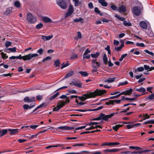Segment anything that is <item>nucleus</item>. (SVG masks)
I'll use <instances>...</instances> for the list:
<instances>
[{
  "mask_svg": "<svg viewBox=\"0 0 154 154\" xmlns=\"http://www.w3.org/2000/svg\"><path fill=\"white\" fill-rule=\"evenodd\" d=\"M106 91L105 90H99L97 89L94 91L91 92L89 94H85L84 96H79L78 99L82 101H85L88 98L94 97L98 96H101L104 94H106Z\"/></svg>",
  "mask_w": 154,
  "mask_h": 154,
  "instance_id": "f257e3e1",
  "label": "nucleus"
},
{
  "mask_svg": "<svg viewBox=\"0 0 154 154\" xmlns=\"http://www.w3.org/2000/svg\"><path fill=\"white\" fill-rule=\"evenodd\" d=\"M38 54H37L30 53L28 54L22 56L21 54L19 56H16V59L21 60L23 59L24 60H29L33 57L38 56Z\"/></svg>",
  "mask_w": 154,
  "mask_h": 154,
  "instance_id": "f03ea898",
  "label": "nucleus"
},
{
  "mask_svg": "<svg viewBox=\"0 0 154 154\" xmlns=\"http://www.w3.org/2000/svg\"><path fill=\"white\" fill-rule=\"evenodd\" d=\"M57 4L62 9H65L67 7V3L66 0H57Z\"/></svg>",
  "mask_w": 154,
  "mask_h": 154,
  "instance_id": "7ed1b4c3",
  "label": "nucleus"
},
{
  "mask_svg": "<svg viewBox=\"0 0 154 154\" xmlns=\"http://www.w3.org/2000/svg\"><path fill=\"white\" fill-rule=\"evenodd\" d=\"M27 20L31 23H34L36 21V18L30 13H29L27 15Z\"/></svg>",
  "mask_w": 154,
  "mask_h": 154,
  "instance_id": "20e7f679",
  "label": "nucleus"
},
{
  "mask_svg": "<svg viewBox=\"0 0 154 154\" xmlns=\"http://www.w3.org/2000/svg\"><path fill=\"white\" fill-rule=\"evenodd\" d=\"M69 84L70 85L75 86L79 88H81L82 87V83L80 82L77 79H73Z\"/></svg>",
  "mask_w": 154,
  "mask_h": 154,
  "instance_id": "39448f33",
  "label": "nucleus"
},
{
  "mask_svg": "<svg viewBox=\"0 0 154 154\" xmlns=\"http://www.w3.org/2000/svg\"><path fill=\"white\" fill-rule=\"evenodd\" d=\"M122 150V149H109L107 148L102 151V152L106 153L109 152H117Z\"/></svg>",
  "mask_w": 154,
  "mask_h": 154,
  "instance_id": "423d86ee",
  "label": "nucleus"
},
{
  "mask_svg": "<svg viewBox=\"0 0 154 154\" xmlns=\"http://www.w3.org/2000/svg\"><path fill=\"white\" fill-rule=\"evenodd\" d=\"M132 11L134 14L137 16H139L141 14V11L140 8L137 6L134 7Z\"/></svg>",
  "mask_w": 154,
  "mask_h": 154,
  "instance_id": "0eeeda50",
  "label": "nucleus"
},
{
  "mask_svg": "<svg viewBox=\"0 0 154 154\" xmlns=\"http://www.w3.org/2000/svg\"><path fill=\"white\" fill-rule=\"evenodd\" d=\"M74 129V127H70L66 126H61L56 128L55 129L56 130H58L59 129H60L63 130H72Z\"/></svg>",
  "mask_w": 154,
  "mask_h": 154,
  "instance_id": "6e6552de",
  "label": "nucleus"
},
{
  "mask_svg": "<svg viewBox=\"0 0 154 154\" xmlns=\"http://www.w3.org/2000/svg\"><path fill=\"white\" fill-rule=\"evenodd\" d=\"M101 113L102 115L101 117H102V120L105 121H108L109 118H111L113 116V114H112V113L107 115H106L102 113Z\"/></svg>",
  "mask_w": 154,
  "mask_h": 154,
  "instance_id": "1a4fd4ad",
  "label": "nucleus"
},
{
  "mask_svg": "<svg viewBox=\"0 0 154 154\" xmlns=\"http://www.w3.org/2000/svg\"><path fill=\"white\" fill-rule=\"evenodd\" d=\"M73 11L74 9L72 5H70L68 12L66 14L65 17H67L70 16L72 14Z\"/></svg>",
  "mask_w": 154,
  "mask_h": 154,
  "instance_id": "9d476101",
  "label": "nucleus"
},
{
  "mask_svg": "<svg viewBox=\"0 0 154 154\" xmlns=\"http://www.w3.org/2000/svg\"><path fill=\"white\" fill-rule=\"evenodd\" d=\"M64 106V105L61 102H58L57 107L53 108V111H58L59 109L63 108Z\"/></svg>",
  "mask_w": 154,
  "mask_h": 154,
  "instance_id": "9b49d317",
  "label": "nucleus"
},
{
  "mask_svg": "<svg viewBox=\"0 0 154 154\" xmlns=\"http://www.w3.org/2000/svg\"><path fill=\"white\" fill-rule=\"evenodd\" d=\"M118 11L119 12H125L127 11L126 7L123 5H121L118 8Z\"/></svg>",
  "mask_w": 154,
  "mask_h": 154,
  "instance_id": "f8f14e48",
  "label": "nucleus"
},
{
  "mask_svg": "<svg viewBox=\"0 0 154 154\" xmlns=\"http://www.w3.org/2000/svg\"><path fill=\"white\" fill-rule=\"evenodd\" d=\"M133 91L132 89L131 88H130L129 90H126L122 92L121 93V95H130Z\"/></svg>",
  "mask_w": 154,
  "mask_h": 154,
  "instance_id": "ddd939ff",
  "label": "nucleus"
},
{
  "mask_svg": "<svg viewBox=\"0 0 154 154\" xmlns=\"http://www.w3.org/2000/svg\"><path fill=\"white\" fill-rule=\"evenodd\" d=\"M8 130L9 132V134L12 135L17 133L19 132V130L18 129H8Z\"/></svg>",
  "mask_w": 154,
  "mask_h": 154,
  "instance_id": "4468645a",
  "label": "nucleus"
},
{
  "mask_svg": "<svg viewBox=\"0 0 154 154\" xmlns=\"http://www.w3.org/2000/svg\"><path fill=\"white\" fill-rule=\"evenodd\" d=\"M139 25L143 29H146L147 28V25L144 21H140L139 23Z\"/></svg>",
  "mask_w": 154,
  "mask_h": 154,
  "instance_id": "2eb2a0df",
  "label": "nucleus"
},
{
  "mask_svg": "<svg viewBox=\"0 0 154 154\" xmlns=\"http://www.w3.org/2000/svg\"><path fill=\"white\" fill-rule=\"evenodd\" d=\"M35 97H32L30 99L28 97H25L24 99L23 100L25 102H32L34 101Z\"/></svg>",
  "mask_w": 154,
  "mask_h": 154,
  "instance_id": "dca6fc26",
  "label": "nucleus"
},
{
  "mask_svg": "<svg viewBox=\"0 0 154 154\" xmlns=\"http://www.w3.org/2000/svg\"><path fill=\"white\" fill-rule=\"evenodd\" d=\"M42 20L44 22H45L46 23H54V22L52 21V20L51 19L47 17H42Z\"/></svg>",
  "mask_w": 154,
  "mask_h": 154,
  "instance_id": "f3484780",
  "label": "nucleus"
},
{
  "mask_svg": "<svg viewBox=\"0 0 154 154\" xmlns=\"http://www.w3.org/2000/svg\"><path fill=\"white\" fill-rule=\"evenodd\" d=\"M90 152L89 151H80L79 152H67L65 153L64 154H82L83 153H90Z\"/></svg>",
  "mask_w": 154,
  "mask_h": 154,
  "instance_id": "a211bd4d",
  "label": "nucleus"
},
{
  "mask_svg": "<svg viewBox=\"0 0 154 154\" xmlns=\"http://www.w3.org/2000/svg\"><path fill=\"white\" fill-rule=\"evenodd\" d=\"M98 2L103 6L106 7L107 6V3L105 1V0H98Z\"/></svg>",
  "mask_w": 154,
  "mask_h": 154,
  "instance_id": "6ab92c4d",
  "label": "nucleus"
},
{
  "mask_svg": "<svg viewBox=\"0 0 154 154\" xmlns=\"http://www.w3.org/2000/svg\"><path fill=\"white\" fill-rule=\"evenodd\" d=\"M74 71L72 70H70L69 72L67 73L66 75L64 76V78L66 79L70 77L73 75Z\"/></svg>",
  "mask_w": 154,
  "mask_h": 154,
  "instance_id": "aec40b11",
  "label": "nucleus"
},
{
  "mask_svg": "<svg viewBox=\"0 0 154 154\" xmlns=\"http://www.w3.org/2000/svg\"><path fill=\"white\" fill-rule=\"evenodd\" d=\"M116 78V77H114L113 78H109V79H106L104 81V82H108V83H112L114 82Z\"/></svg>",
  "mask_w": 154,
  "mask_h": 154,
  "instance_id": "412c9836",
  "label": "nucleus"
},
{
  "mask_svg": "<svg viewBox=\"0 0 154 154\" xmlns=\"http://www.w3.org/2000/svg\"><path fill=\"white\" fill-rule=\"evenodd\" d=\"M50 128H48V129H45V130L42 131H40V132H38L37 134H34V135H32L31 136V137H30V139H32V138H35V137H36L40 133H43V132H46V131H47V130L48 129H49Z\"/></svg>",
  "mask_w": 154,
  "mask_h": 154,
  "instance_id": "4be33fe9",
  "label": "nucleus"
},
{
  "mask_svg": "<svg viewBox=\"0 0 154 154\" xmlns=\"http://www.w3.org/2000/svg\"><path fill=\"white\" fill-rule=\"evenodd\" d=\"M123 125L118 124L112 126V128L115 131H117L119 128L122 127Z\"/></svg>",
  "mask_w": 154,
  "mask_h": 154,
  "instance_id": "5701e85b",
  "label": "nucleus"
},
{
  "mask_svg": "<svg viewBox=\"0 0 154 154\" xmlns=\"http://www.w3.org/2000/svg\"><path fill=\"white\" fill-rule=\"evenodd\" d=\"M8 131V129H3L2 131L0 130V136L2 137L6 134Z\"/></svg>",
  "mask_w": 154,
  "mask_h": 154,
  "instance_id": "b1692460",
  "label": "nucleus"
},
{
  "mask_svg": "<svg viewBox=\"0 0 154 154\" xmlns=\"http://www.w3.org/2000/svg\"><path fill=\"white\" fill-rule=\"evenodd\" d=\"M102 116V113H100L99 115V116L96 118H93L92 119H91V121H99L100 120H102V117H101Z\"/></svg>",
  "mask_w": 154,
  "mask_h": 154,
  "instance_id": "393cba45",
  "label": "nucleus"
},
{
  "mask_svg": "<svg viewBox=\"0 0 154 154\" xmlns=\"http://www.w3.org/2000/svg\"><path fill=\"white\" fill-rule=\"evenodd\" d=\"M60 93L59 92H57L55 94L51 96L50 98V100H52L56 98L59 94Z\"/></svg>",
  "mask_w": 154,
  "mask_h": 154,
  "instance_id": "a878e982",
  "label": "nucleus"
},
{
  "mask_svg": "<svg viewBox=\"0 0 154 154\" xmlns=\"http://www.w3.org/2000/svg\"><path fill=\"white\" fill-rule=\"evenodd\" d=\"M79 73L81 74L82 76L83 77H87L89 75V73L86 71H80L79 72Z\"/></svg>",
  "mask_w": 154,
  "mask_h": 154,
  "instance_id": "bb28decb",
  "label": "nucleus"
},
{
  "mask_svg": "<svg viewBox=\"0 0 154 154\" xmlns=\"http://www.w3.org/2000/svg\"><path fill=\"white\" fill-rule=\"evenodd\" d=\"M136 90L142 93H144L146 92V89L143 87H141L140 88H135Z\"/></svg>",
  "mask_w": 154,
  "mask_h": 154,
  "instance_id": "cd10ccee",
  "label": "nucleus"
},
{
  "mask_svg": "<svg viewBox=\"0 0 154 154\" xmlns=\"http://www.w3.org/2000/svg\"><path fill=\"white\" fill-rule=\"evenodd\" d=\"M94 12L100 15V16H102L103 15V14L100 12V11L99 10L97 7H96L94 9Z\"/></svg>",
  "mask_w": 154,
  "mask_h": 154,
  "instance_id": "c85d7f7f",
  "label": "nucleus"
},
{
  "mask_svg": "<svg viewBox=\"0 0 154 154\" xmlns=\"http://www.w3.org/2000/svg\"><path fill=\"white\" fill-rule=\"evenodd\" d=\"M38 126V125H31L29 126H26L25 127L22 126L21 127V128H23L24 127L25 128H27L28 127H29L30 128L33 129H35Z\"/></svg>",
  "mask_w": 154,
  "mask_h": 154,
  "instance_id": "c756f323",
  "label": "nucleus"
},
{
  "mask_svg": "<svg viewBox=\"0 0 154 154\" xmlns=\"http://www.w3.org/2000/svg\"><path fill=\"white\" fill-rule=\"evenodd\" d=\"M103 60L104 63L105 65H107L108 63V58L106 54H104L103 55Z\"/></svg>",
  "mask_w": 154,
  "mask_h": 154,
  "instance_id": "7c9ffc66",
  "label": "nucleus"
},
{
  "mask_svg": "<svg viewBox=\"0 0 154 154\" xmlns=\"http://www.w3.org/2000/svg\"><path fill=\"white\" fill-rule=\"evenodd\" d=\"M12 8L11 7H9L7 8L5 11V14L6 15H8V14L11 12Z\"/></svg>",
  "mask_w": 154,
  "mask_h": 154,
  "instance_id": "2f4dec72",
  "label": "nucleus"
},
{
  "mask_svg": "<svg viewBox=\"0 0 154 154\" xmlns=\"http://www.w3.org/2000/svg\"><path fill=\"white\" fill-rule=\"evenodd\" d=\"M100 53L99 52H96V53L95 54H91V56L92 57L94 58H97L100 55Z\"/></svg>",
  "mask_w": 154,
  "mask_h": 154,
  "instance_id": "473e14b6",
  "label": "nucleus"
},
{
  "mask_svg": "<svg viewBox=\"0 0 154 154\" xmlns=\"http://www.w3.org/2000/svg\"><path fill=\"white\" fill-rule=\"evenodd\" d=\"M129 149H134L135 150H137L139 149H142V148L138 146H130L129 147Z\"/></svg>",
  "mask_w": 154,
  "mask_h": 154,
  "instance_id": "72a5a7b5",
  "label": "nucleus"
},
{
  "mask_svg": "<svg viewBox=\"0 0 154 154\" xmlns=\"http://www.w3.org/2000/svg\"><path fill=\"white\" fill-rule=\"evenodd\" d=\"M148 124H154V120H148L146 122H145L143 123V124L145 125H146Z\"/></svg>",
  "mask_w": 154,
  "mask_h": 154,
  "instance_id": "f704fd0d",
  "label": "nucleus"
},
{
  "mask_svg": "<svg viewBox=\"0 0 154 154\" xmlns=\"http://www.w3.org/2000/svg\"><path fill=\"white\" fill-rule=\"evenodd\" d=\"M144 70V68L143 67H138L136 69H135V72H142Z\"/></svg>",
  "mask_w": 154,
  "mask_h": 154,
  "instance_id": "c9c22d12",
  "label": "nucleus"
},
{
  "mask_svg": "<svg viewBox=\"0 0 154 154\" xmlns=\"http://www.w3.org/2000/svg\"><path fill=\"white\" fill-rule=\"evenodd\" d=\"M115 17L118 18V19L122 21H125V19L124 17H120L119 15L116 14L115 16Z\"/></svg>",
  "mask_w": 154,
  "mask_h": 154,
  "instance_id": "e433bc0d",
  "label": "nucleus"
},
{
  "mask_svg": "<svg viewBox=\"0 0 154 154\" xmlns=\"http://www.w3.org/2000/svg\"><path fill=\"white\" fill-rule=\"evenodd\" d=\"M73 1L75 2L74 5L75 7L78 6L79 4L81 5V2H79V0H72Z\"/></svg>",
  "mask_w": 154,
  "mask_h": 154,
  "instance_id": "4c0bfd02",
  "label": "nucleus"
},
{
  "mask_svg": "<svg viewBox=\"0 0 154 154\" xmlns=\"http://www.w3.org/2000/svg\"><path fill=\"white\" fill-rule=\"evenodd\" d=\"M144 52H145L146 53L149 54L151 55L152 56V57H151L152 58H153V57L154 56V54L151 52L147 50H144Z\"/></svg>",
  "mask_w": 154,
  "mask_h": 154,
  "instance_id": "58836bf2",
  "label": "nucleus"
},
{
  "mask_svg": "<svg viewBox=\"0 0 154 154\" xmlns=\"http://www.w3.org/2000/svg\"><path fill=\"white\" fill-rule=\"evenodd\" d=\"M123 24L126 26H131V24L129 22H128L126 21H125L123 22Z\"/></svg>",
  "mask_w": 154,
  "mask_h": 154,
  "instance_id": "ea45409f",
  "label": "nucleus"
},
{
  "mask_svg": "<svg viewBox=\"0 0 154 154\" xmlns=\"http://www.w3.org/2000/svg\"><path fill=\"white\" fill-rule=\"evenodd\" d=\"M114 104V101L113 100H109L108 102H106L105 103V104L110 106V105H113Z\"/></svg>",
  "mask_w": 154,
  "mask_h": 154,
  "instance_id": "a19ab883",
  "label": "nucleus"
},
{
  "mask_svg": "<svg viewBox=\"0 0 154 154\" xmlns=\"http://www.w3.org/2000/svg\"><path fill=\"white\" fill-rule=\"evenodd\" d=\"M43 25L42 23H40L36 26V28L38 29H39L42 28Z\"/></svg>",
  "mask_w": 154,
  "mask_h": 154,
  "instance_id": "79ce46f5",
  "label": "nucleus"
},
{
  "mask_svg": "<svg viewBox=\"0 0 154 154\" xmlns=\"http://www.w3.org/2000/svg\"><path fill=\"white\" fill-rule=\"evenodd\" d=\"M122 109H115L114 110H115L117 111V112H114L113 113H112V114H113V116L119 114V113H121V112H120L119 111H121Z\"/></svg>",
  "mask_w": 154,
  "mask_h": 154,
  "instance_id": "37998d69",
  "label": "nucleus"
},
{
  "mask_svg": "<svg viewBox=\"0 0 154 154\" xmlns=\"http://www.w3.org/2000/svg\"><path fill=\"white\" fill-rule=\"evenodd\" d=\"M44 51L42 48L39 49L37 51V53H38L40 55H42L43 54Z\"/></svg>",
  "mask_w": 154,
  "mask_h": 154,
  "instance_id": "c03bdc74",
  "label": "nucleus"
},
{
  "mask_svg": "<svg viewBox=\"0 0 154 154\" xmlns=\"http://www.w3.org/2000/svg\"><path fill=\"white\" fill-rule=\"evenodd\" d=\"M1 54L2 57L4 59H6L8 57V56L6 54H4V53L2 52Z\"/></svg>",
  "mask_w": 154,
  "mask_h": 154,
  "instance_id": "a18cd8bd",
  "label": "nucleus"
},
{
  "mask_svg": "<svg viewBox=\"0 0 154 154\" xmlns=\"http://www.w3.org/2000/svg\"><path fill=\"white\" fill-rule=\"evenodd\" d=\"M110 8L112 10L118 11V8L115 5H111Z\"/></svg>",
  "mask_w": 154,
  "mask_h": 154,
  "instance_id": "49530a36",
  "label": "nucleus"
},
{
  "mask_svg": "<svg viewBox=\"0 0 154 154\" xmlns=\"http://www.w3.org/2000/svg\"><path fill=\"white\" fill-rule=\"evenodd\" d=\"M83 19L82 18H79V19L76 18L73 20V21L75 23H78L81 21H83Z\"/></svg>",
  "mask_w": 154,
  "mask_h": 154,
  "instance_id": "de8ad7c7",
  "label": "nucleus"
},
{
  "mask_svg": "<svg viewBox=\"0 0 154 154\" xmlns=\"http://www.w3.org/2000/svg\"><path fill=\"white\" fill-rule=\"evenodd\" d=\"M69 64H70L69 63H66V64H64V63H62L61 64L62 66L60 68L61 69H63V68H65V67H67V66H68Z\"/></svg>",
  "mask_w": 154,
  "mask_h": 154,
  "instance_id": "09e8293b",
  "label": "nucleus"
},
{
  "mask_svg": "<svg viewBox=\"0 0 154 154\" xmlns=\"http://www.w3.org/2000/svg\"><path fill=\"white\" fill-rule=\"evenodd\" d=\"M20 4L19 1H17L14 3L15 6L17 8H19L20 7Z\"/></svg>",
  "mask_w": 154,
  "mask_h": 154,
  "instance_id": "8fccbe9b",
  "label": "nucleus"
},
{
  "mask_svg": "<svg viewBox=\"0 0 154 154\" xmlns=\"http://www.w3.org/2000/svg\"><path fill=\"white\" fill-rule=\"evenodd\" d=\"M54 65L56 66V67L59 64H60V60L58 59L55 61L54 62Z\"/></svg>",
  "mask_w": 154,
  "mask_h": 154,
  "instance_id": "3c124183",
  "label": "nucleus"
},
{
  "mask_svg": "<svg viewBox=\"0 0 154 154\" xmlns=\"http://www.w3.org/2000/svg\"><path fill=\"white\" fill-rule=\"evenodd\" d=\"M7 50H9L10 51V52H16V47H14L12 48H8Z\"/></svg>",
  "mask_w": 154,
  "mask_h": 154,
  "instance_id": "603ef678",
  "label": "nucleus"
},
{
  "mask_svg": "<svg viewBox=\"0 0 154 154\" xmlns=\"http://www.w3.org/2000/svg\"><path fill=\"white\" fill-rule=\"evenodd\" d=\"M120 144V143L118 142H110L109 146H114Z\"/></svg>",
  "mask_w": 154,
  "mask_h": 154,
  "instance_id": "864d4df0",
  "label": "nucleus"
},
{
  "mask_svg": "<svg viewBox=\"0 0 154 154\" xmlns=\"http://www.w3.org/2000/svg\"><path fill=\"white\" fill-rule=\"evenodd\" d=\"M91 56V54H86V55H84V54H83V59H89L90 58V57Z\"/></svg>",
  "mask_w": 154,
  "mask_h": 154,
  "instance_id": "5fc2aeb1",
  "label": "nucleus"
},
{
  "mask_svg": "<svg viewBox=\"0 0 154 154\" xmlns=\"http://www.w3.org/2000/svg\"><path fill=\"white\" fill-rule=\"evenodd\" d=\"M12 44V42L9 41H7L5 43V46L6 48H8Z\"/></svg>",
  "mask_w": 154,
  "mask_h": 154,
  "instance_id": "6e6d98bb",
  "label": "nucleus"
},
{
  "mask_svg": "<svg viewBox=\"0 0 154 154\" xmlns=\"http://www.w3.org/2000/svg\"><path fill=\"white\" fill-rule=\"evenodd\" d=\"M121 95V93H120L116 95L112 96L109 98H110V99H114L115 98H117L119 97H120Z\"/></svg>",
  "mask_w": 154,
  "mask_h": 154,
  "instance_id": "4d7b16f0",
  "label": "nucleus"
},
{
  "mask_svg": "<svg viewBox=\"0 0 154 154\" xmlns=\"http://www.w3.org/2000/svg\"><path fill=\"white\" fill-rule=\"evenodd\" d=\"M51 57H50V56L47 57L45 58L44 59L42 60V62H44L47 60H51Z\"/></svg>",
  "mask_w": 154,
  "mask_h": 154,
  "instance_id": "13d9d810",
  "label": "nucleus"
},
{
  "mask_svg": "<svg viewBox=\"0 0 154 154\" xmlns=\"http://www.w3.org/2000/svg\"><path fill=\"white\" fill-rule=\"evenodd\" d=\"M121 154H132V152L129 151H123L120 153Z\"/></svg>",
  "mask_w": 154,
  "mask_h": 154,
  "instance_id": "bf43d9fd",
  "label": "nucleus"
},
{
  "mask_svg": "<svg viewBox=\"0 0 154 154\" xmlns=\"http://www.w3.org/2000/svg\"><path fill=\"white\" fill-rule=\"evenodd\" d=\"M148 97L149 100H151L154 99V93L148 95Z\"/></svg>",
  "mask_w": 154,
  "mask_h": 154,
  "instance_id": "052dcab7",
  "label": "nucleus"
},
{
  "mask_svg": "<svg viewBox=\"0 0 154 154\" xmlns=\"http://www.w3.org/2000/svg\"><path fill=\"white\" fill-rule=\"evenodd\" d=\"M136 46L138 47H143L145 46V45L143 43H136Z\"/></svg>",
  "mask_w": 154,
  "mask_h": 154,
  "instance_id": "680f3d73",
  "label": "nucleus"
},
{
  "mask_svg": "<svg viewBox=\"0 0 154 154\" xmlns=\"http://www.w3.org/2000/svg\"><path fill=\"white\" fill-rule=\"evenodd\" d=\"M128 83V82L127 81H125L124 82L120 83L118 85V86H122L123 85H125L127 84Z\"/></svg>",
  "mask_w": 154,
  "mask_h": 154,
  "instance_id": "e2e57ef3",
  "label": "nucleus"
},
{
  "mask_svg": "<svg viewBox=\"0 0 154 154\" xmlns=\"http://www.w3.org/2000/svg\"><path fill=\"white\" fill-rule=\"evenodd\" d=\"M77 57H78L77 54H72V55L71 58V59H72L77 58Z\"/></svg>",
  "mask_w": 154,
  "mask_h": 154,
  "instance_id": "0e129e2a",
  "label": "nucleus"
},
{
  "mask_svg": "<svg viewBox=\"0 0 154 154\" xmlns=\"http://www.w3.org/2000/svg\"><path fill=\"white\" fill-rule=\"evenodd\" d=\"M134 124L133 125H126V127L128 129H130L134 127Z\"/></svg>",
  "mask_w": 154,
  "mask_h": 154,
  "instance_id": "69168bd1",
  "label": "nucleus"
},
{
  "mask_svg": "<svg viewBox=\"0 0 154 154\" xmlns=\"http://www.w3.org/2000/svg\"><path fill=\"white\" fill-rule=\"evenodd\" d=\"M68 92L71 94H75L77 93L76 91L75 90H69Z\"/></svg>",
  "mask_w": 154,
  "mask_h": 154,
  "instance_id": "338daca9",
  "label": "nucleus"
},
{
  "mask_svg": "<svg viewBox=\"0 0 154 154\" xmlns=\"http://www.w3.org/2000/svg\"><path fill=\"white\" fill-rule=\"evenodd\" d=\"M102 152L100 151H96L91 152V154H101Z\"/></svg>",
  "mask_w": 154,
  "mask_h": 154,
  "instance_id": "774afa93",
  "label": "nucleus"
}]
</instances>
